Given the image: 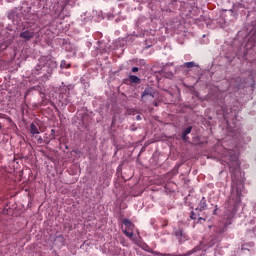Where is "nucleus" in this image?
Wrapping results in <instances>:
<instances>
[{"mask_svg":"<svg viewBox=\"0 0 256 256\" xmlns=\"http://www.w3.org/2000/svg\"><path fill=\"white\" fill-rule=\"evenodd\" d=\"M195 62H185L183 64V67H186V69H192V67H195Z\"/></svg>","mask_w":256,"mask_h":256,"instance_id":"4468645a","label":"nucleus"},{"mask_svg":"<svg viewBox=\"0 0 256 256\" xmlns=\"http://www.w3.org/2000/svg\"><path fill=\"white\" fill-rule=\"evenodd\" d=\"M236 203H241V188L239 186L236 187Z\"/></svg>","mask_w":256,"mask_h":256,"instance_id":"f8f14e48","label":"nucleus"},{"mask_svg":"<svg viewBox=\"0 0 256 256\" xmlns=\"http://www.w3.org/2000/svg\"><path fill=\"white\" fill-rule=\"evenodd\" d=\"M136 119L139 121V119H141V116H137Z\"/></svg>","mask_w":256,"mask_h":256,"instance_id":"b1692460","label":"nucleus"},{"mask_svg":"<svg viewBox=\"0 0 256 256\" xmlns=\"http://www.w3.org/2000/svg\"><path fill=\"white\" fill-rule=\"evenodd\" d=\"M137 71H139V68H138V67H133V68H132V73H137Z\"/></svg>","mask_w":256,"mask_h":256,"instance_id":"6ab92c4d","label":"nucleus"},{"mask_svg":"<svg viewBox=\"0 0 256 256\" xmlns=\"http://www.w3.org/2000/svg\"><path fill=\"white\" fill-rule=\"evenodd\" d=\"M170 77H173V74H170Z\"/></svg>","mask_w":256,"mask_h":256,"instance_id":"bb28decb","label":"nucleus"},{"mask_svg":"<svg viewBox=\"0 0 256 256\" xmlns=\"http://www.w3.org/2000/svg\"><path fill=\"white\" fill-rule=\"evenodd\" d=\"M30 133L31 135H39V128L33 123L30 125Z\"/></svg>","mask_w":256,"mask_h":256,"instance_id":"1a4fd4ad","label":"nucleus"},{"mask_svg":"<svg viewBox=\"0 0 256 256\" xmlns=\"http://www.w3.org/2000/svg\"><path fill=\"white\" fill-rule=\"evenodd\" d=\"M129 79L130 83H135L136 85H139V83H141V79L135 75H130Z\"/></svg>","mask_w":256,"mask_h":256,"instance_id":"9d476101","label":"nucleus"},{"mask_svg":"<svg viewBox=\"0 0 256 256\" xmlns=\"http://www.w3.org/2000/svg\"><path fill=\"white\" fill-rule=\"evenodd\" d=\"M71 67V64H68L66 60H62L60 64L61 69H69Z\"/></svg>","mask_w":256,"mask_h":256,"instance_id":"ddd939ff","label":"nucleus"},{"mask_svg":"<svg viewBox=\"0 0 256 256\" xmlns=\"http://www.w3.org/2000/svg\"><path fill=\"white\" fill-rule=\"evenodd\" d=\"M153 99H155V91L151 87L146 88L141 95V101L148 103V101H153Z\"/></svg>","mask_w":256,"mask_h":256,"instance_id":"7ed1b4c3","label":"nucleus"},{"mask_svg":"<svg viewBox=\"0 0 256 256\" xmlns=\"http://www.w3.org/2000/svg\"><path fill=\"white\" fill-rule=\"evenodd\" d=\"M51 133H55V130H51Z\"/></svg>","mask_w":256,"mask_h":256,"instance_id":"a878e982","label":"nucleus"},{"mask_svg":"<svg viewBox=\"0 0 256 256\" xmlns=\"http://www.w3.org/2000/svg\"><path fill=\"white\" fill-rule=\"evenodd\" d=\"M192 129H193V127L189 126V127H187V128L183 131V133H182V139H183L184 141H187V135H189V133H191Z\"/></svg>","mask_w":256,"mask_h":256,"instance_id":"6e6552de","label":"nucleus"},{"mask_svg":"<svg viewBox=\"0 0 256 256\" xmlns=\"http://www.w3.org/2000/svg\"><path fill=\"white\" fill-rule=\"evenodd\" d=\"M20 39L27 43L31 41V39H35V37H39V31L35 28H23L19 34Z\"/></svg>","mask_w":256,"mask_h":256,"instance_id":"f03ea898","label":"nucleus"},{"mask_svg":"<svg viewBox=\"0 0 256 256\" xmlns=\"http://www.w3.org/2000/svg\"><path fill=\"white\" fill-rule=\"evenodd\" d=\"M201 221H205V218H203V217H199V218H198V222H197V223H201Z\"/></svg>","mask_w":256,"mask_h":256,"instance_id":"aec40b11","label":"nucleus"},{"mask_svg":"<svg viewBox=\"0 0 256 256\" xmlns=\"http://www.w3.org/2000/svg\"><path fill=\"white\" fill-rule=\"evenodd\" d=\"M123 233H124V235H126V237H128V239L135 241V238L133 237V230L124 229Z\"/></svg>","mask_w":256,"mask_h":256,"instance_id":"9b49d317","label":"nucleus"},{"mask_svg":"<svg viewBox=\"0 0 256 256\" xmlns=\"http://www.w3.org/2000/svg\"><path fill=\"white\" fill-rule=\"evenodd\" d=\"M175 236L177 237L180 243H184V241H187L188 239L187 234H185L183 230L176 231Z\"/></svg>","mask_w":256,"mask_h":256,"instance_id":"39448f33","label":"nucleus"},{"mask_svg":"<svg viewBox=\"0 0 256 256\" xmlns=\"http://www.w3.org/2000/svg\"><path fill=\"white\" fill-rule=\"evenodd\" d=\"M163 256H183V255H175V254H163Z\"/></svg>","mask_w":256,"mask_h":256,"instance_id":"412c9836","label":"nucleus"},{"mask_svg":"<svg viewBox=\"0 0 256 256\" xmlns=\"http://www.w3.org/2000/svg\"><path fill=\"white\" fill-rule=\"evenodd\" d=\"M201 248L199 246L193 248L192 250H190L187 254H185V256H189V255H193V253H197V251H200Z\"/></svg>","mask_w":256,"mask_h":256,"instance_id":"2eb2a0df","label":"nucleus"},{"mask_svg":"<svg viewBox=\"0 0 256 256\" xmlns=\"http://www.w3.org/2000/svg\"><path fill=\"white\" fill-rule=\"evenodd\" d=\"M213 215H217V208L213 211Z\"/></svg>","mask_w":256,"mask_h":256,"instance_id":"4be33fe9","label":"nucleus"},{"mask_svg":"<svg viewBox=\"0 0 256 256\" xmlns=\"http://www.w3.org/2000/svg\"><path fill=\"white\" fill-rule=\"evenodd\" d=\"M3 129V126L1 125V122H0V130Z\"/></svg>","mask_w":256,"mask_h":256,"instance_id":"393cba45","label":"nucleus"},{"mask_svg":"<svg viewBox=\"0 0 256 256\" xmlns=\"http://www.w3.org/2000/svg\"><path fill=\"white\" fill-rule=\"evenodd\" d=\"M232 83H235L236 89H241V86L243 83H245V80L241 79V77L237 76L232 79Z\"/></svg>","mask_w":256,"mask_h":256,"instance_id":"0eeeda50","label":"nucleus"},{"mask_svg":"<svg viewBox=\"0 0 256 256\" xmlns=\"http://www.w3.org/2000/svg\"><path fill=\"white\" fill-rule=\"evenodd\" d=\"M8 19H15V12L14 11L9 12Z\"/></svg>","mask_w":256,"mask_h":256,"instance_id":"a211bd4d","label":"nucleus"},{"mask_svg":"<svg viewBox=\"0 0 256 256\" xmlns=\"http://www.w3.org/2000/svg\"><path fill=\"white\" fill-rule=\"evenodd\" d=\"M14 0H7L8 3H13Z\"/></svg>","mask_w":256,"mask_h":256,"instance_id":"5701e85b","label":"nucleus"},{"mask_svg":"<svg viewBox=\"0 0 256 256\" xmlns=\"http://www.w3.org/2000/svg\"><path fill=\"white\" fill-rule=\"evenodd\" d=\"M39 89H41V87L39 86H33L32 88H30V90H28L25 94V97L28 96V94L30 93V91H39Z\"/></svg>","mask_w":256,"mask_h":256,"instance_id":"dca6fc26","label":"nucleus"},{"mask_svg":"<svg viewBox=\"0 0 256 256\" xmlns=\"http://www.w3.org/2000/svg\"><path fill=\"white\" fill-rule=\"evenodd\" d=\"M190 219L195 220L197 219V214L194 211H191L190 213Z\"/></svg>","mask_w":256,"mask_h":256,"instance_id":"f3484780","label":"nucleus"},{"mask_svg":"<svg viewBox=\"0 0 256 256\" xmlns=\"http://www.w3.org/2000/svg\"><path fill=\"white\" fill-rule=\"evenodd\" d=\"M123 225H125L126 227V231H133V229H135V224L131 222V220L124 218L122 220Z\"/></svg>","mask_w":256,"mask_h":256,"instance_id":"423d86ee","label":"nucleus"},{"mask_svg":"<svg viewBox=\"0 0 256 256\" xmlns=\"http://www.w3.org/2000/svg\"><path fill=\"white\" fill-rule=\"evenodd\" d=\"M195 211H199V213L207 211V199L205 197H202Z\"/></svg>","mask_w":256,"mask_h":256,"instance_id":"20e7f679","label":"nucleus"},{"mask_svg":"<svg viewBox=\"0 0 256 256\" xmlns=\"http://www.w3.org/2000/svg\"><path fill=\"white\" fill-rule=\"evenodd\" d=\"M54 69H57V62L53 61L51 56H42L33 71L34 75L46 73L42 76V81H49Z\"/></svg>","mask_w":256,"mask_h":256,"instance_id":"f257e3e1","label":"nucleus"}]
</instances>
